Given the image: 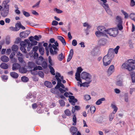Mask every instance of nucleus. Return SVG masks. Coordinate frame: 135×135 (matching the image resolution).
Listing matches in <instances>:
<instances>
[{"instance_id": "f257e3e1", "label": "nucleus", "mask_w": 135, "mask_h": 135, "mask_svg": "<svg viewBox=\"0 0 135 135\" xmlns=\"http://www.w3.org/2000/svg\"><path fill=\"white\" fill-rule=\"evenodd\" d=\"M122 68L126 69L129 71L135 69V61L132 59H129L125 63L123 64Z\"/></svg>"}, {"instance_id": "f03ea898", "label": "nucleus", "mask_w": 135, "mask_h": 135, "mask_svg": "<svg viewBox=\"0 0 135 135\" xmlns=\"http://www.w3.org/2000/svg\"><path fill=\"white\" fill-rule=\"evenodd\" d=\"M58 46L59 44L57 42H55V45H52L51 44H49V50L51 55H56L57 54L58 51L59 50L57 47Z\"/></svg>"}, {"instance_id": "7ed1b4c3", "label": "nucleus", "mask_w": 135, "mask_h": 135, "mask_svg": "<svg viewBox=\"0 0 135 135\" xmlns=\"http://www.w3.org/2000/svg\"><path fill=\"white\" fill-rule=\"evenodd\" d=\"M30 44H28L27 47V44L25 43V42L23 41H21L20 43V45L21 46L20 50L22 51L24 53H26L27 52L26 49L27 48V51H29L32 48V45H30Z\"/></svg>"}, {"instance_id": "20e7f679", "label": "nucleus", "mask_w": 135, "mask_h": 135, "mask_svg": "<svg viewBox=\"0 0 135 135\" xmlns=\"http://www.w3.org/2000/svg\"><path fill=\"white\" fill-rule=\"evenodd\" d=\"M107 31L106 33L108 34L110 36L113 37H116L118 33V30L116 28L107 29Z\"/></svg>"}, {"instance_id": "39448f33", "label": "nucleus", "mask_w": 135, "mask_h": 135, "mask_svg": "<svg viewBox=\"0 0 135 135\" xmlns=\"http://www.w3.org/2000/svg\"><path fill=\"white\" fill-rule=\"evenodd\" d=\"M9 7H7V6H5V7H4L1 12V16L3 17H6L9 14Z\"/></svg>"}, {"instance_id": "423d86ee", "label": "nucleus", "mask_w": 135, "mask_h": 135, "mask_svg": "<svg viewBox=\"0 0 135 135\" xmlns=\"http://www.w3.org/2000/svg\"><path fill=\"white\" fill-rule=\"evenodd\" d=\"M91 76H81V78L83 79H84L87 82L85 83H84L83 84H80V86H83L84 87H88V85H86V84H89L90 82L91 81Z\"/></svg>"}, {"instance_id": "0eeeda50", "label": "nucleus", "mask_w": 135, "mask_h": 135, "mask_svg": "<svg viewBox=\"0 0 135 135\" xmlns=\"http://www.w3.org/2000/svg\"><path fill=\"white\" fill-rule=\"evenodd\" d=\"M30 33V31H26L21 32L20 34V37L22 38H24L27 37Z\"/></svg>"}, {"instance_id": "6e6552de", "label": "nucleus", "mask_w": 135, "mask_h": 135, "mask_svg": "<svg viewBox=\"0 0 135 135\" xmlns=\"http://www.w3.org/2000/svg\"><path fill=\"white\" fill-rule=\"evenodd\" d=\"M114 65H112L109 67L107 71V73L108 75H110L114 72Z\"/></svg>"}, {"instance_id": "1a4fd4ad", "label": "nucleus", "mask_w": 135, "mask_h": 135, "mask_svg": "<svg viewBox=\"0 0 135 135\" xmlns=\"http://www.w3.org/2000/svg\"><path fill=\"white\" fill-rule=\"evenodd\" d=\"M97 30L98 31L104 33L105 34H106L107 33V29L106 30L105 27L103 26H99L98 27Z\"/></svg>"}, {"instance_id": "9d476101", "label": "nucleus", "mask_w": 135, "mask_h": 135, "mask_svg": "<svg viewBox=\"0 0 135 135\" xmlns=\"http://www.w3.org/2000/svg\"><path fill=\"white\" fill-rule=\"evenodd\" d=\"M107 55L113 59L114 56V49L112 48L109 49Z\"/></svg>"}, {"instance_id": "9b49d317", "label": "nucleus", "mask_w": 135, "mask_h": 135, "mask_svg": "<svg viewBox=\"0 0 135 135\" xmlns=\"http://www.w3.org/2000/svg\"><path fill=\"white\" fill-rule=\"evenodd\" d=\"M21 66L20 64L18 63H15L13 64L12 69L13 70H18L20 69Z\"/></svg>"}, {"instance_id": "f8f14e48", "label": "nucleus", "mask_w": 135, "mask_h": 135, "mask_svg": "<svg viewBox=\"0 0 135 135\" xmlns=\"http://www.w3.org/2000/svg\"><path fill=\"white\" fill-rule=\"evenodd\" d=\"M98 43L100 46H103L107 43V40L105 39H102L99 40Z\"/></svg>"}, {"instance_id": "ddd939ff", "label": "nucleus", "mask_w": 135, "mask_h": 135, "mask_svg": "<svg viewBox=\"0 0 135 135\" xmlns=\"http://www.w3.org/2000/svg\"><path fill=\"white\" fill-rule=\"evenodd\" d=\"M36 96L33 95L32 93H28L27 95V98H33L31 100L32 102H34L35 101Z\"/></svg>"}, {"instance_id": "4468645a", "label": "nucleus", "mask_w": 135, "mask_h": 135, "mask_svg": "<svg viewBox=\"0 0 135 135\" xmlns=\"http://www.w3.org/2000/svg\"><path fill=\"white\" fill-rule=\"evenodd\" d=\"M73 54V49H71L70 51V53L68 56L67 61L69 62L71 59Z\"/></svg>"}, {"instance_id": "2eb2a0df", "label": "nucleus", "mask_w": 135, "mask_h": 135, "mask_svg": "<svg viewBox=\"0 0 135 135\" xmlns=\"http://www.w3.org/2000/svg\"><path fill=\"white\" fill-rule=\"evenodd\" d=\"M48 44V43L46 42L44 43L43 44V46L45 47V49L47 56H48L49 54V46H47Z\"/></svg>"}, {"instance_id": "dca6fc26", "label": "nucleus", "mask_w": 135, "mask_h": 135, "mask_svg": "<svg viewBox=\"0 0 135 135\" xmlns=\"http://www.w3.org/2000/svg\"><path fill=\"white\" fill-rule=\"evenodd\" d=\"M43 57L41 56H40L37 60L36 61V63L38 65H40L43 60Z\"/></svg>"}, {"instance_id": "f3484780", "label": "nucleus", "mask_w": 135, "mask_h": 135, "mask_svg": "<svg viewBox=\"0 0 135 135\" xmlns=\"http://www.w3.org/2000/svg\"><path fill=\"white\" fill-rule=\"evenodd\" d=\"M16 25V26L18 29V31L20 28H21L23 30H24L25 29V27L22 25L20 22H19L17 23Z\"/></svg>"}, {"instance_id": "a211bd4d", "label": "nucleus", "mask_w": 135, "mask_h": 135, "mask_svg": "<svg viewBox=\"0 0 135 135\" xmlns=\"http://www.w3.org/2000/svg\"><path fill=\"white\" fill-rule=\"evenodd\" d=\"M110 56L107 55L105 56L103 58V61H111V60L112 59Z\"/></svg>"}, {"instance_id": "6ab92c4d", "label": "nucleus", "mask_w": 135, "mask_h": 135, "mask_svg": "<svg viewBox=\"0 0 135 135\" xmlns=\"http://www.w3.org/2000/svg\"><path fill=\"white\" fill-rule=\"evenodd\" d=\"M44 84L46 87L49 88H51L52 87V85L51 83L48 81H45Z\"/></svg>"}, {"instance_id": "aec40b11", "label": "nucleus", "mask_w": 135, "mask_h": 135, "mask_svg": "<svg viewBox=\"0 0 135 135\" xmlns=\"http://www.w3.org/2000/svg\"><path fill=\"white\" fill-rule=\"evenodd\" d=\"M57 38L62 42L64 45H66V42L65 39L63 37L61 36H58Z\"/></svg>"}, {"instance_id": "412c9836", "label": "nucleus", "mask_w": 135, "mask_h": 135, "mask_svg": "<svg viewBox=\"0 0 135 135\" xmlns=\"http://www.w3.org/2000/svg\"><path fill=\"white\" fill-rule=\"evenodd\" d=\"M115 21L116 23L118 24L122 23V21L121 17L119 16H117L116 17Z\"/></svg>"}, {"instance_id": "4be33fe9", "label": "nucleus", "mask_w": 135, "mask_h": 135, "mask_svg": "<svg viewBox=\"0 0 135 135\" xmlns=\"http://www.w3.org/2000/svg\"><path fill=\"white\" fill-rule=\"evenodd\" d=\"M18 59L19 62L21 64L24 65L25 64V62L23 60L22 57H18Z\"/></svg>"}, {"instance_id": "5701e85b", "label": "nucleus", "mask_w": 135, "mask_h": 135, "mask_svg": "<svg viewBox=\"0 0 135 135\" xmlns=\"http://www.w3.org/2000/svg\"><path fill=\"white\" fill-rule=\"evenodd\" d=\"M95 34L96 36L98 37H100L102 36H105L106 35V34H105L104 33H102V32H100L98 31L95 32Z\"/></svg>"}, {"instance_id": "b1692460", "label": "nucleus", "mask_w": 135, "mask_h": 135, "mask_svg": "<svg viewBox=\"0 0 135 135\" xmlns=\"http://www.w3.org/2000/svg\"><path fill=\"white\" fill-rule=\"evenodd\" d=\"M1 59L2 61L4 62H7L9 60L8 57L5 55L2 56Z\"/></svg>"}, {"instance_id": "393cba45", "label": "nucleus", "mask_w": 135, "mask_h": 135, "mask_svg": "<svg viewBox=\"0 0 135 135\" xmlns=\"http://www.w3.org/2000/svg\"><path fill=\"white\" fill-rule=\"evenodd\" d=\"M77 130V128L74 126L71 127L70 129V131L71 133H76Z\"/></svg>"}, {"instance_id": "a878e982", "label": "nucleus", "mask_w": 135, "mask_h": 135, "mask_svg": "<svg viewBox=\"0 0 135 135\" xmlns=\"http://www.w3.org/2000/svg\"><path fill=\"white\" fill-rule=\"evenodd\" d=\"M105 100V99L104 98H102L98 99L96 102V104L97 105H99L102 104L103 101Z\"/></svg>"}, {"instance_id": "bb28decb", "label": "nucleus", "mask_w": 135, "mask_h": 135, "mask_svg": "<svg viewBox=\"0 0 135 135\" xmlns=\"http://www.w3.org/2000/svg\"><path fill=\"white\" fill-rule=\"evenodd\" d=\"M112 108L114 109L113 112V113L115 114L117 112L118 110L117 107L115 105L113 104H112L111 105Z\"/></svg>"}, {"instance_id": "cd10ccee", "label": "nucleus", "mask_w": 135, "mask_h": 135, "mask_svg": "<svg viewBox=\"0 0 135 135\" xmlns=\"http://www.w3.org/2000/svg\"><path fill=\"white\" fill-rule=\"evenodd\" d=\"M19 71L20 72L22 73H26L27 71V69L24 67H20L19 69Z\"/></svg>"}, {"instance_id": "c85d7f7f", "label": "nucleus", "mask_w": 135, "mask_h": 135, "mask_svg": "<svg viewBox=\"0 0 135 135\" xmlns=\"http://www.w3.org/2000/svg\"><path fill=\"white\" fill-rule=\"evenodd\" d=\"M0 67L3 69H7L8 68V66L6 63H2L0 65Z\"/></svg>"}, {"instance_id": "c756f323", "label": "nucleus", "mask_w": 135, "mask_h": 135, "mask_svg": "<svg viewBox=\"0 0 135 135\" xmlns=\"http://www.w3.org/2000/svg\"><path fill=\"white\" fill-rule=\"evenodd\" d=\"M55 80H56L57 81V85H59L60 84H61V80L60 78L61 79H63V76H55Z\"/></svg>"}, {"instance_id": "7c9ffc66", "label": "nucleus", "mask_w": 135, "mask_h": 135, "mask_svg": "<svg viewBox=\"0 0 135 135\" xmlns=\"http://www.w3.org/2000/svg\"><path fill=\"white\" fill-rule=\"evenodd\" d=\"M65 56L63 55L62 53L58 55L57 56V59L60 61H61L64 59Z\"/></svg>"}, {"instance_id": "2f4dec72", "label": "nucleus", "mask_w": 135, "mask_h": 135, "mask_svg": "<svg viewBox=\"0 0 135 135\" xmlns=\"http://www.w3.org/2000/svg\"><path fill=\"white\" fill-rule=\"evenodd\" d=\"M28 66L31 68H33L36 65L35 64L32 62H29L28 63Z\"/></svg>"}, {"instance_id": "473e14b6", "label": "nucleus", "mask_w": 135, "mask_h": 135, "mask_svg": "<svg viewBox=\"0 0 135 135\" xmlns=\"http://www.w3.org/2000/svg\"><path fill=\"white\" fill-rule=\"evenodd\" d=\"M10 1V0H5L3 2V5L4 7H5V6H7V7H9V5L7 4Z\"/></svg>"}, {"instance_id": "72a5a7b5", "label": "nucleus", "mask_w": 135, "mask_h": 135, "mask_svg": "<svg viewBox=\"0 0 135 135\" xmlns=\"http://www.w3.org/2000/svg\"><path fill=\"white\" fill-rule=\"evenodd\" d=\"M16 24L15 25V27H9V28L10 30L12 31H18V29L16 26Z\"/></svg>"}, {"instance_id": "f704fd0d", "label": "nucleus", "mask_w": 135, "mask_h": 135, "mask_svg": "<svg viewBox=\"0 0 135 135\" xmlns=\"http://www.w3.org/2000/svg\"><path fill=\"white\" fill-rule=\"evenodd\" d=\"M122 82V79H120L119 80L117 81L116 85L119 86H122L123 85Z\"/></svg>"}, {"instance_id": "c9c22d12", "label": "nucleus", "mask_w": 135, "mask_h": 135, "mask_svg": "<svg viewBox=\"0 0 135 135\" xmlns=\"http://www.w3.org/2000/svg\"><path fill=\"white\" fill-rule=\"evenodd\" d=\"M50 69V72L53 75H55V70L51 66V65H48Z\"/></svg>"}, {"instance_id": "e433bc0d", "label": "nucleus", "mask_w": 135, "mask_h": 135, "mask_svg": "<svg viewBox=\"0 0 135 135\" xmlns=\"http://www.w3.org/2000/svg\"><path fill=\"white\" fill-rule=\"evenodd\" d=\"M64 112L65 114L67 116H69L71 115V112L69 109H67L65 110Z\"/></svg>"}, {"instance_id": "4c0bfd02", "label": "nucleus", "mask_w": 135, "mask_h": 135, "mask_svg": "<svg viewBox=\"0 0 135 135\" xmlns=\"http://www.w3.org/2000/svg\"><path fill=\"white\" fill-rule=\"evenodd\" d=\"M21 79L23 82H26L28 80V79L27 76H22Z\"/></svg>"}, {"instance_id": "58836bf2", "label": "nucleus", "mask_w": 135, "mask_h": 135, "mask_svg": "<svg viewBox=\"0 0 135 135\" xmlns=\"http://www.w3.org/2000/svg\"><path fill=\"white\" fill-rule=\"evenodd\" d=\"M18 49V46L16 45H13L12 47V50L13 51H16Z\"/></svg>"}, {"instance_id": "ea45409f", "label": "nucleus", "mask_w": 135, "mask_h": 135, "mask_svg": "<svg viewBox=\"0 0 135 135\" xmlns=\"http://www.w3.org/2000/svg\"><path fill=\"white\" fill-rule=\"evenodd\" d=\"M39 52L41 55H43L44 53V50L43 47H40L39 49Z\"/></svg>"}, {"instance_id": "a19ab883", "label": "nucleus", "mask_w": 135, "mask_h": 135, "mask_svg": "<svg viewBox=\"0 0 135 135\" xmlns=\"http://www.w3.org/2000/svg\"><path fill=\"white\" fill-rule=\"evenodd\" d=\"M59 102L60 105L61 106H64L65 105V102L64 100L62 99L59 100Z\"/></svg>"}, {"instance_id": "79ce46f5", "label": "nucleus", "mask_w": 135, "mask_h": 135, "mask_svg": "<svg viewBox=\"0 0 135 135\" xmlns=\"http://www.w3.org/2000/svg\"><path fill=\"white\" fill-rule=\"evenodd\" d=\"M96 109L95 107L93 106H91L90 107V111L92 113H94Z\"/></svg>"}, {"instance_id": "37998d69", "label": "nucleus", "mask_w": 135, "mask_h": 135, "mask_svg": "<svg viewBox=\"0 0 135 135\" xmlns=\"http://www.w3.org/2000/svg\"><path fill=\"white\" fill-rule=\"evenodd\" d=\"M73 120L74 123L73 124V125H75L76 122V118L75 115L74 114L73 118Z\"/></svg>"}, {"instance_id": "c03bdc74", "label": "nucleus", "mask_w": 135, "mask_h": 135, "mask_svg": "<svg viewBox=\"0 0 135 135\" xmlns=\"http://www.w3.org/2000/svg\"><path fill=\"white\" fill-rule=\"evenodd\" d=\"M91 76L90 74L85 72H83L81 74V76Z\"/></svg>"}, {"instance_id": "a18cd8bd", "label": "nucleus", "mask_w": 135, "mask_h": 135, "mask_svg": "<svg viewBox=\"0 0 135 135\" xmlns=\"http://www.w3.org/2000/svg\"><path fill=\"white\" fill-rule=\"evenodd\" d=\"M121 11L122 12L124 16V18H128V14L126 13V12L124 11L123 10H121Z\"/></svg>"}, {"instance_id": "49530a36", "label": "nucleus", "mask_w": 135, "mask_h": 135, "mask_svg": "<svg viewBox=\"0 0 135 135\" xmlns=\"http://www.w3.org/2000/svg\"><path fill=\"white\" fill-rule=\"evenodd\" d=\"M103 65L104 66H107L109 65L111 62V61H103Z\"/></svg>"}, {"instance_id": "de8ad7c7", "label": "nucleus", "mask_w": 135, "mask_h": 135, "mask_svg": "<svg viewBox=\"0 0 135 135\" xmlns=\"http://www.w3.org/2000/svg\"><path fill=\"white\" fill-rule=\"evenodd\" d=\"M60 87H61L63 89L65 88V86L63 84H61H61H60L59 85H57L55 86V88H59Z\"/></svg>"}, {"instance_id": "09e8293b", "label": "nucleus", "mask_w": 135, "mask_h": 135, "mask_svg": "<svg viewBox=\"0 0 135 135\" xmlns=\"http://www.w3.org/2000/svg\"><path fill=\"white\" fill-rule=\"evenodd\" d=\"M129 17L131 19L133 20L134 21L135 20V14L134 13H131L130 14Z\"/></svg>"}, {"instance_id": "8fccbe9b", "label": "nucleus", "mask_w": 135, "mask_h": 135, "mask_svg": "<svg viewBox=\"0 0 135 135\" xmlns=\"http://www.w3.org/2000/svg\"><path fill=\"white\" fill-rule=\"evenodd\" d=\"M117 27L118 29L119 30H122L123 29V27L122 26V23L118 24Z\"/></svg>"}, {"instance_id": "3c124183", "label": "nucleus", "mask_w": 135, "mask_h": 135, "mask_svg": "<svg viewBox=\"0 0 135 135\" xmlns=\"http://www.w3.org/2000/svg\"><path fill=\"white\" fill-rule=\"evenodd\" d=\"M41 64H42V66L44 68H46L47 66V64L46 62L43 61Z\"/></svg>"}, {"instance_id": "603ef678", "label": "nucleus", "mask_w": 135, "mask_h": 135, "mask_svg": "<svg viewBox=\"0 0 135 135\" xmlns=\"http://www.w3.org/2000/svg\"><path fill=\"white\" fill-rule=\"evenodd\" d=\"M40 1H39L38 2H37L35 4H34L32 6L33 8L36 7V8H38L39 7V5L40 4Z\"/></svg>"}, {"instance_id": "864d4df0", "label": "nucleus", "mask_w": 135, "mask_h": 135, "mask_svg": "<svg viewBox=\"0 0 135 135\" xmlns=\"http://www.w3.org/2000/svg\"><path fill=\"white\" fill-rule=\"evenodd\" d=\"M57 42V41H55V40L54 38H51L50 39L49 41V44L52 43H54V45H55V43L56 42ZM54 45V44H53Z\"/></svg>"}, {"instance_id": "5fc2aeb1", "label": "nucleus", "mask_w": 135, "mask_h": 135, "mask_svg": "<svg viewBox=\"0 0 135 135\" xmlns=\"http://www.w3.org/2000/svg\"><path fill=\"white\" fill-rule=\"evenodd\" d=\"M91 99V97L89 95H86L84 96V99L86 100H88Z\"/></svg>"}, {"instance_id": "6e6d98bb", "label": "nucleus", "mask_w": 135, "mask_h": 135, "mask_svg": "<svg viewBox=\"0 0 135 135\" xmlns=\"http://www.w3.org/2000/svg\"><path fill=\"white\" fill-rule=\"evenodd\" d=\"M23 15L26 17H29L30 16V14L28 12H26L25 11H23Z\"/></svg>"}, {"instance_id": "4d7b16f0", "label": "nucleus", "mask_w": 135, "mask_h": 135, "mask_svg": "<svg viewBox=\"0 0 135 135\" xmlns=\"http://www.w3.org/2000/svg\"><path fill=\"white\" fill-rule=\"evenodd\" d=\"M56 89H57V88H55H55H52L50 90L51 92L53 94H56Z\"/></svg>"}, {"instance_id": "13d9d810", "label": "nucleus", "mask_w": 135, "mask_h": 135, "mask_svg": "<svg viewBox=\"0 0 135 135\" xmlns=\"http://www.w3.org/2000/svg\"><path fill=\"white\" fill-rule=\"evenodd\" d=\"M48 61L49 63L50 64L48 65H50L51 66L52 65V60L51 59V57L50 56L49 57Z\"/></svg>"}, {"instance_id": "bf43d9fd", "label": "nucleus", "mask_w": 135, "mask_h": 135, "mask_svg": "<svg viewBox=\"0 0 135 135\" xmlns=\"http://www.w3.org/2000/svg\"><path fill=\"white\" fill-rule=\"evenodd\" d=\"M130 5L131 7H133L135 5V2L134 0H130Z\"/></svg>"}, {"instance_id": "052dcab7", "label": "nucleus", "mask_w": 135, "mask_h": 135, "mask_svg": "<svg viewBox=\"0 0 135 135\" xmlns=\"http://www.w3.org/2000/svg\"><path fill=\"white\" fill-rule=\"evenodd\" d=\"M54 11H55L58 13H60L62 12V11L56 8L54 9Z\"/></svg>"}, {"instance_id": "680f3d73", "label": "nucleus", "mask_w": 135, "mask_h": 135, "mask_svg": "<svg viewBox=\"0 0 135 135\" xmlns=\"http://www.w3.org/2000/svg\"><path fill=\"white\" fill-rule=\"evenodd\" d=\"M33 55V57L34 59H36L38 58V55L36 52H34Z\"/></svg>"}, {"instance_id": "e2e57ef3", "label": "nucleus", "mask_w": 135, "mask_h": 135, "mask_svg": "<svg viewBox=\"0 0 135 135\" xmlns=\"http://www.w3.org/2000/svg\"><path fill=\"white\" fill-rule=\"evenodd\" d=\"M120 47L119 46H117L116 48H115L114 50V52H115V54H117L118 52V50L119 48Z\"/></svg>"}, {"instance_id": "0e129e2a", "label": "nucleus", "mask_w": 135, "mask_h": 135, "mask_svg": "<svg viewBox=\"0 0 135 135\" xmlns=\"http://www.w3.org/2000/svg\"><path fill=\"white\" fill-rule=\"evenodd\" d=\"M37 42L36 40H33V41L31 42V43H30V45H31L34 46L36 45L37 44Z\"/></svg>"}, {"instance_id": "69168bd1", "label": "nucleus", "mask_w": 135, "mask_h": 135, "mask_svg": "<svg viewBox=\"0 0 135 135\" xmlns=\"http://www.w3.org/2000/svg\"><path fill=\"white\" fill-rule=\"evenodd\" d=\"M10 75L11 76H18V74L15 72H11Z\"/></svg>"}, {"instance_id": "338daca9", "label": "nucleus", "mask_w": 135, "mask_h": 135, "mask_svg": "<svg viewBox=\"0 0 135 135\" xmlns=\"http://www.w3.org/2000/svg\"><path fill=\"white\" fill-rule=\"evenodd\" d=\"M31 74L33 75H36L37 74V72L35 70H33L31 71Z\"/></svg>"}, {"instance_id": "774afa93", "label": "nucleus", "mask_w": 135, "mask_h": 135, "mask_svg": "<svg viewBox=\"0 0 135 135\" xmlns=\"http://www.w3.org/2000/svg\"><path fill=\"white\" fill-rule=\"evenodd\" d=\"M72 44L73 46H75L77 44V42L75 40H74L72 41Z\"/></svg>"}]
</instances>
